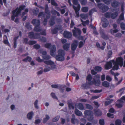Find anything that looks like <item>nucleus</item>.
<instances>
[{"label": "nucleus", "instance_id": "45", "mask_svg": "<svg viewBox=\"0 0 125 125\" xmlns=\"http://www.w3.org/2000/svg\"><path fill=\"white\" fill-rule=\"evenodd\" d=\"M76 38L79 40H81L83 41L84 36H81V35L80 36H78L77 37H76Z\"/></svg>", "mask_w": 125, "mask_h": 125}, {"label": "nucleus", "instance_id": "47", "mask_svg": "<svg viewBox=\"0 0 125 125\" xmlns=\"http://www.w3.org/2000/svg\"><path fill=\"white\" fill-rule=\"evenodd\" d=\"M72 2L73 5L78 6L80 4L78 3V0H72Z\"/></svg>", "mask_w": 125, "mask_h": 125}, {"label": "nucleus", "instance_id": "11", "mask_svg": "<svg viewBox=\"0 0 125 125\" xmlns=\"http://www.w3.org/2000/svg\"><path fill=\"white\" fill-rule=\"evenodd\" d=\"M78 41L77 40H74L71 45V49L72 51H74L76 49L78 45Z\"/></svg>", "mask_w": 125, "mask_h": 125}, {"label": "nucleus", "instance_id": "51", "mask_svg": "<svg viewBox=\"0 0 125 125\" xmlns=\"http://www.w3.org/2000/svg\"><path fill=\"white\" fill-rule=\"evenodd\" d=\"M102 1H103L105 4L107 5L109 4L111 2L110 0H103Z\"/></svg>", "mask_w": 125, "mask_h": 125}, {"label": "nucleus", "instance_id": "13", "mask_svg": "<svg viewBox=\"0 0 125 125\" xmlns=\"http://www.w3.org/2000/svg\"><path fill=\"white\" fill-rule=\"evenodd\" d=\"M120 3L117 1H114L111 2V5L113 8H116L120 6Z\"/></svg>", "mask_w": 125, "mask_h": 125}, {"label": "nucleus", "instance_id": "57", "mask_svg": "<svg viewBox=\"0 0 125 125\" xmlns=\"http://www.w3.org/2000/svg\"><path fill=\"white\" fill-rule=\"evenodd\" d=\"M28 39L27 38H24L23 40V43L25 44H28Z\"/></svg>", "mask_w": 125, "mask_h": 125}, {"label": "nucleus", "instance_id": "36", "mask_svg": "<svg viewBox=\"0 0 125 125\" xmlns=\"http://www.w3.org/2000/svg\"><path fill=\"white\" fill-rule=\"evenodd\" d=\"M94 70L96 71L100 72L101 71L102 68L101 67L96 66L94 67Z\"/></svg>", "mask_w": 125, "mask_h": 125}, {"label": "nucleus", "instance_id": "38", "mask_svg": "<svg viewBox=\"0 0 125 125\" xmlns=\"http://www.w3.org/2000/svg\"><path fill=\"white\" fill-rule=\"evenodd\" d=\"M85 106L86 108L87 109L91 110H92L93 109L92 106L88 104H85Z\"/></svg>", "mask_w": 125, "mask_h": 125}, {"label": "nucleus", "instance_id": "60", "mask_svg": "<svg viewBox=\"0 0 125 125\" xmlns=\"http://www.w3.org/2000/svg\"><path fill=\"white\" fill-rule=\"evenodd\" d=\"M80 15L81 17L83 19H85L87 17V15L86 14H81Z\"/></svg>", "mask_w": 125, "mask_h": 125}, {"label": "nucleus", "instance_id": "64", "mask_svg": "<svg viewBox=\"0 0 125 125\" xmlns=\"http://www.w3.org/2000/svg\"><path fill=\"white\" fill-rule=\"evenodd\" d=\"M81 4L83 5H85L86 3V1L85 0H79Z\"/></svg>", "mask_w": 125, "mask_h": 125}, {"label": "nucleus", "instance_id": "63", "mask_svg": "<svg viewBox=\"0 0 125 125\" xmlns=\"http://www.w3.org/2000/svg\"><path fill=\"white\" fill-rule=\"evenodd\" d=\"M38 103V100H36L35 101L34 103L35 108L37 109H38L39 108V107L37 105Z\"/></svg>", "mask_w": 125, "mask_h": 125}, {"label": "nucleus", "instance_id": "20", "mask_svg": "<svg viewBox=\"0 0 125 125\" xmlns=\"http://www.w3.org/2000/svg\"><path fill=\"white\" fill-rule=\"evenodd\" d=\"M74 113L78 116H81L82 115V113L76 108L75 109Z\"/></svg>", "mask_w": 125, "mask_h": 125}, {"label": "nucleus", "instance_id": "5", "mask_svg": "<svg viewBox=\"0 0 125 125\" xmlns=\"http://www.w3.org/2000/svg\"><path fill=\"white\" fill-rule=\"evenodd\" d=\"M58 54L55 56V58L56 60L60 61H64L65 54V52L63 50L60 49L58 50Z\"/></svg>", "mask_w": 125, "mask_h": 125}, {"label": "nucleus", "instance_id": "50", "mask_svg": "<svg viewBox=\"0 0 125 125\" xmlns=\"http://www.w3.org/2000/svg\"><path fill=\"white\" fill-rule=\"evenodd\" d=\"M122 121L120 120H117L115 122L116 125H121Z\"/></svg>", "mask_w": 125, "mask_h": 125}, {"label": "nucleus", "instance_id": "22", "mask_svg": "<svg viewBox=\"0 0 125 125\" xmlns=\"http://www.w3.org/2000/svg\"><path fill=\"white\" fill-rule=\"evenodd\" d=\"M118 14L117 12L111 13V17L113 19H115L118 16Z\"/></svg>", "mask_w": 125, "mask_h": 125}, {"label": "nucleus", "instance_id": "49", "mask_svg": "<svg viewBox=\"0 0 125 125\" xmlns=\"http://www.w3.org/2000/svg\"><path fill=\"white\" fill-rule=\"evenodd\" d=\"M51 4L54 6H58L57 4L55 1L54 0H51Z\"/></svg>", "mask_w": 125, "mask_h": 125}, {"label": "nucleus", "instance_id": "27", "mask_svg": "<svg viewBox=\"0 0 125 125\" xmlns=\"http://www.w3.org/2000/svg\"><path fill=\"white\" fill-rule=\"evenodd\" d=\"M109 83L106 81H104L102 83V85L106 87H108L109 86Z\"/></svg>", "mask_w": 125, "mask_h": 125}, {"label": "nucleus", "instance_id": "53", "mask_svg": "<svg viewBox=\"0 0 125 125\" xmlns=\"http://www.w3.org/2000/svg\"><path fill=\"white\" fill-rule=\"evenodd\" d=\"M120 27L122 30H125V24L123 22L121 23L120 24Z\"/></svg>", "mask_w": 125, "mask_h": 125}, {"label": "nucleus", "instance_id": "46", "mask_svg": "<svg viewBox=\"0 0 125 125\" xmlns=\"http://www.w3.org/2000/svg\"><path fill=\"white\" fill-rule=\"evenodd\" d=\"M118 30L117 29L114 30L111 29L110 30V32L112 34H114L115 33H116L118 31Z\"/></svg>", "mask_w": 125, "mask_h": 125}, {"label": "nucleus", "instance_id": "14", "mask_svg": "<svg viewBox=\"0 0 125 125\" xmlns=\"http://www.w3.org/2000/svg\"><path fill=\"white\" fill-rule=\"evenodd\" d=\"M63 35L64 37L68 39L71 38L72 35L71 32L66 31H64L63 33Z\"/></svg>", "mask_w": 125, "mask_h": 125}, {"label": "nucleus", "instance_id": "29", "mask_svg": "<svg viewBox=\"0 0 125 125\" xmlns=\"http://www.w3.org/2000/svg\"><path fill=\"white\" fill-rule=\"evenodd\" d=\"M45 117H46L44 118L42 122L43 123H46L50 118L49 116L47 115H46Z\"/></svg>", "mask_w": 125, "mask_h": 125}, {"label": "nucleus", "instance_id": "33", "mask_svg": "<svg viewBox=\"0 0 125 125\" xmlns=\"http://www.w3.org/2000/svg\"><path fill=\"white\" fill-rule=\"evenodd\" d=\"M44 63L47 65H51L54 63V62L51 60L45 61Z\"/></svg>", "mask_w": 125, "mask_h": 125}, {"label": "nucleus", "instance_id": "8", "mask_svg": "<svg viewBox=\"0 0 125 125\" xmlns=\"http://www.w3.org/2000/svg\"><path fill=\"white\" fill-rule=\"evenodd\" d=\"M28 36L31 39H39V38L37 36L40 35V33H36L34 34L33 32L31 31L28 33Z\"/></svg>", "mask_w": 125, "mask_h": 125}, {"label": "nucleus", "instance_id": "40", "mask_svg": "<svg viewBox=\"0 0 125 125\" xmlns=\"http://www.w3.org/2000/svg\"><path fill=\"white\" fill-rule=\"evenodd\" d=\"M111 13L109 12H107L104 14L105 16L108 18L111 17Z\"/></svg>", "mask_w": 125, "mask_h": 125}, {"label": "nucleus", "instance_id": "44", "mask_svg": "<svg viewBox=\"0 0 125 125\" xmlns=\"http://www.w3.org/2000/svg\"><path fill=\"white\" fill-rule=\"evenodd\" d=\"M102 38L105 40H107L108 39V36L102 32Z\"/></svg>", "mask_w": 125, "mask_h": 125}, {"label": "nucleus", "instance_id": "34", "mask_svg": "<svg viewBox=\"0 0 125 125\" xmlns=\"http://www.w3.org/2000/svg\"><path fill=\"white\" fill-rule=\"evenodd\" d=\"M25 26L29 30H31L32 28L29 22H26V24Z\"/></svg>", "mask_w": 125, "mask_h": 125}, {"label": "nucleus", "instance_id": "31", "mask_svg": "<svg viewBox=\"0 0 125 125\" xmlns=\"http://www.w3.org/2000/svg\"><path fill=\"white\" fill-rule=\"evenodd\" d=\"M26 6L25 5H20L19 8L18 7V9L21 12V11L24 10Z\"/></svg>", "mask_w": 125, "mask_h": 125}, {"label": "nucleus", "instance_id": "6", "mask_svg": "<svg viewBox=\"0 0 125 125\" xmlns=\"http://www.w3.org/2000/svg\"><path fill=\"white\" fill-rule=\"evenodd\" d=\"M45 13L47 14L46 15V18L44 19L43 21V24L45 26L47 25V23L48 21L47 19L50 17L51 14L49 10V8L48 5L46 4L45 6Z\"/></svg>", "mask_w": 125, "mask_h": 125}, {"label": "nucleus", "instance_id": "21", "mask_svg": "<svg viewBox=\"0 0 125 125\" xmlns=\"http://www.w3.org/2000/svg\"><path fill=\"white\" fill-rule=\"evenodd\" d=\"M19 37V36H16L14 37L13 39L14 42H13V47L14 48H16L17 47V41Z\"/></svg>", "mask_w": 125, "mask_h": 125}, {"label": "nucleus", "instance_id": "24", "mask_svg": "<svg viewBox=\"0 0 125 125\" xmlns=\"http://www.w3.org/2000/svg\"><path fill=\"white\" fill-rule=\"evenodd\" d=\"M54 20V18L52 17L50 19L49 21V24L51 26H53L55 24Z\"/></svg>", "mask_w": 125, "mask_h": 125}, {"label": "nucleus", "instance_id": "39", "mask_svg": "<svg viewBox=\"0 0 125 125\" xmlns=\"http://www.w3.org/2000/svg\"><path fill=\"white\" fill-rule=\"evenodd\" d=\"M68 104L70 109H74V107L72 103H68Z\"/></svg>", "mask_w": 125, "mask_h": 125}, {"label": "nucleus", "instance_id": "23", "mask_svg": "<svg viewBox=\"0 0 125 125\" xmlns=\"http://www.w3.org/2000/svg\"><path fill=\"white\" fill-rule=\"evenodd\" d=\"M70 44L66 43L63 46V48L66 51H68L69 48Z\"/></svg>", "mask_w": 125, "mask_h": 125}, {"label": "nucleus", "instance_id": "1", "mask_svg": "<svg viewBox=\"0 0 125 125\" xmlns=\"http://www.w3.org/2000/svg\"><path fill=\"white\" fill-rule=\"evenodd\" d=\"M123 59L121 57L117 58L115 61L114 60H111L106 63L105 65V69L108 70L111 68L113 63L114 65L113 70H117L119 69V65L121 67L123 65Z\"/></svg>", "mask_w": 125, "mask_h": 125}, {"label": "nucleus", "instance_id": "12", "mask_svg": "<svg viewBox=\"0 0 125 125\" xmlns=\"http://www.w3.org/2000/svg\"><path fill=\"white\" fill-rule=\"evenodd\" d=\"M62 27L61 25H59L58 27H55L54 28L51 30V32L53 34L57 33L58 30H62Z\"/></svg>", "mask_w": 125, "mask_h": 125}, {"label": "nucleus", "instance_id": "2", "mask_svg": "<svg viewBox=\"0 0 125 125\" xmlns=\"http://www.w3.org/2000/svg\"><path fill=\"white\" fill-rule=\"evenodd\" d=\"M92 77L91 75L89 74L87 76L86 80L89 82L88 83L90 85L94 84L96 86H99L100 84V76L98 75H97L94 76L92 81Z\"/></svg>", "mask_w": 125, "mask_h": 125}, {"label": "nucleus", "instance_id": "58", "mask_svg": "<svg viewBox=\"0 0 125 125\" xmlns=\"http://www.w3.org/2000/svg\"><path fill=\"white\" fill-rule=\"evenodd\" d=\"M113 101V100L111 99V100L109 101L105 102V105H107L109 104L110 103H111Z\"/></svg>", "mask_w": 125, "mask_h": 125}, {"label": "nucleus", "instance_id": "4", "mask_svg": "<svg viewBox=\"0 0 125 125\" xmlns=\"http://www.w3.org/2000/svg\"><path fill=\"white\" fill-rule=\"evenodd\" d=\"M31 23L33 25H35L34 29V31L38 32L41 31L42 29H40V21L39 20L37 19H33Z\"/></svg>", "mask_w": 125, "mask_h": 125}, {"label": "nucleus", "instance_id": "62", "mask_svg": "<svg viewBox=\"0 0 125 125\" xmlns=\"http://www.w3.org/2000/svg\"><path fill=\"white\" fill-rule=\"evenodd\" d=\"M112 52L111 51H109L107 54V56L108 58H110L111 57L112 54Z\"/></svg>", "mask_w": 125, "mask_h": 125}, {"label": "nucleus", "instance_id": "7", "mask_svg": "<svg viewBox=\"0 0 125 125\" xmlns=\"http://www.w3.org/2000/svg\"><path fill=\"white\" fill-rule=\"evenodd\" d=\"M84 115L86 117L89 116V117L87 118L88 121L91 122L93 120V114L92 111L86 110L84 111Z\"/></svg>", "mask_w": 125, "mask_h": 125}, {"label": "nucleus", "instance_id": "48", "mask_svg": "<svg viewBox=\"0 0 125 125\" xmlns=\"http://www.w3.org/2000/svg\"><path fill=\"white\" fill-rule=\"evenodd\" d=\"M124 13L123 12L120 14L119 17V20H123L124 19Z\"/></svg>", "mask_w": 125, "mask_h": 125}, {"label": "nucleus", "instance_id": "19", "mask_svg": "<svg viewBox=\"0 0 125 125\" xmlns=\"http://www.w3.org/2000/svg\"><path fill=\"white\" fill-rule=\"evenodd\" d=\"M118 103L116 104V105L118 108H121L123 106V104L124 103L123 101L120 100L118 101Z\"/></svg>", "mask_w": 125, "mask_h": 125}, {"label": "nucleus", "instance_id": "43", "mask_svg": "<svg viewBox=\"0 0 125 125\" xmlns=\"http://www.w3.org/2000/svg\"><path fill=\"white\" fill-rule=\"evenodd\" d=\"M121 11L122 12H123L124 9V7L125 6V4L124 2H121Z\"/></svg>", "mask_w": 125, "mask_h": 125}, {"label": "nucleus", "instance_id": "16", "mask_svg": "<svg viewBox=\"0 0 125 125\" xmlns=\"http://www.w3.org/2000/svg\"><path fill=\"white\" fill-rule=\"evenodd\" d=\"M12 13L13 14L15 15L16 16L18 17L21 12L18 9V7H17L15 10L12 11Z\"/></svg>", "mask_w": 125, "mask_h": 125}, {"label": "nucleus", "instance_id": "10", "mask_svg": "<svg viewBox=\"0 0 125 125\" xmlns=\"http://www.w3.org/2000/svg\"><path fill=\"white\" fill-rule=\"evenodd\" d=\"M73 8L76 14L75 17H78L79 16V11L80 9V4L77 6V7H75L73 5H72Z\"/></svg>", "mask_w": 125, "mask_h": 125}, {"label": "nucleus", "instance_id": "37", "mask_svg": "<svg viewBox=\"0 0 125 125\" xmlns=\"http://www.w3.org/2000/svg\"><path fill=\"white\" fill-rule=\"evenodd\" d=\"M40 41L42 42H46L47 39L46 38L44 37H40L39 38Z\"/></svg>", "mask_w": 125, "mask_h": 125}, {"label": "nucleus", "instance_id": "15", "mask_svg": "<svg viewBox=\"0 0 125 125\" xmlns=\"http://www.w3.org/2000/svg\"><path fill=\"white\" fill-rule=\"evenodd\" d=\"M62 86V85L57 84H52L51 85V86L52 88H58L60 90L62 91V92H63V89Z\"/></svg>", "mask_w": 125, "mask_h": 125}, {"label": "nucleus", "instance_id": "56", "mask_svg": "<svg viewBox=\"0 0 125 125\" xmlns=\"http://www.w3.org/2000/svg\"><path fill=\"white\" fill-rule=\"evenodd\" d=\"M59 118V116H57L52 119V121L53 122H56L58 120Z\"/></svg>", "mask_w": 125, "mask_h": 125}, {"label": "nucleus", "instance_id": "35", "mask_svg": "<svg viewBox=\"0 0 125 125\" xmlns=\"http://www.w3.org/2000/svg\"><path fill=\"white\" fill-rule=\"evenodd\" d=\"M36 41H35L30 40L28 42V44L30 45H32L36 43Z\"/></svg>", "mask_w": 125, "mask_h": 125}, {"label": "nucleus", "instance_id": "9", "mask_svg": "<svg viewBox=\"0 0 125 125\" xmlns=\"http://www.w3.org/2000/svg\"><path fill=\"white\" fill-rule=\"evenodd\" d=\"M72 32L73 36L75 37H77L78 36L81 35V31L79 29L75 27H74V29L72 30Z\"/></svg>", "mask_w": 125, "mask_h": 125}, {"label": "nucleus", "instance_id": "26", "mask_svg": "<svg viewBox=\"0 0 125 125\" xmlns=\"http://www.w3.org/2000/svg\"><path fill=\"white\" fill-rule=\"evenodd\" d=\"M33 114L32 112L29 113L27 115V118L29 119H31L32 118Z\"/></svg>", "mask_w": 125, "mask_h": 125}, {"label": "nucleus", "instance_id": "41", "mask_svg": "<svg viewBox=\"0 0 125 125\" xmlns=\"http://www.w3.org/2000/svg\"><path fill=\"white\" fill-rule=\"evenodd\" d=\"M42 58L44 60H47L50 59L51 57L50 56L46 55L45 56H42Z\"/></svg>", "mask_w": 125, "mask_h": 125}, {"label": "nucleus", "instance_id": "30", "mask_svg": "<svg viewBox=\"0 0 125 125\" xmlns=\"http://www.w3.org/2000/svg\"><path fill=\"white\" fill-rule=\"evenodd\" d=\"M109 8L107 6L102 5V12H105L108 10Z\"/></svg>", "mask_w": 125, "mask_h": 125}, {"label": "nucleus", "instance_id": "61", "mask_svg": "<svg viewBox=\"0 0 125 125\" xmlns=\"http://www.w3.org/2000/svg\"><path fill=\"white\" fill-rule=\"evenodd\" d=\"M34 48L37 50L40 49V45L38 44H36L33 46Z\"/></svg>", "mask_w": 125, "mask_h": 125}, {"label": "nucleus", "instance_id": "52", "mask_svg": "<svg viewBox=\"0 0 125 125\" xmlns=\"http://www.w3.org/2000/svg\"><path fill=\"white\" fill-rule=\"evenodd\" d=\"M46 68H44L43 69V71L45 72H46L49 71L51 69V68L49 67L45 66Z\"/></svg>", "mask_w": 125, "mask_h": 125}, {"label": "nucleus", "instance_id": "54", "mask_svg": "<svg viewBox=\"0 0 125 125\" xmlns=\"http://www.w3.org/2000/svg\"><path fill=\"white\" fill-rule=\"evenodd\" d=\"M72 116L73 117V116L74 117H72L71 118V122L72 124H75L74 121H75V116H74V114L72 115Z\"/></svg>", "mask_w": 125, "mask_h": 125}, {"label": "nucleus", "instance_id": "32", "mask_svg": "<svg viewBox=\"0 0 125 125\" xmlns=\"http://www.w3.org/2000/svg\"><path fill=\"white\" fill-rule=\"evenodd\" d=\"M81 10L83 12H86L88 10V8L87 7H83L82 8Z\"/></svg>", "mask_w": 125, "mask_h": 125}, {"label": "nucleus", "instance_id": "28", "mask_svg": "<svg viewBox=\"0 0 125 125\" xmlns=\"http://www.w3.org/2000/svg\"><path fill=\"white\" fill-rule=\"evenodd\" d=\"M32 59L31 57L29 56H27L25 58L23 59L22 61H23L25 62H27L28 61L29 62H31Z\"/></svg>", "mask_w": 125, "mask_h": 125}, {"label": "nucleus", "instance_id": "17", "mask_svg": "<svg viewBox=\"0 0 125 125\" xmlns=\"http://www.w3.org/2000/svg\"><path fill=\"white\" fill-rule=\"evenodd\" d=\"M94 114L95 116H98L102 115V112L98 109H94Z\"/></svg>", "mask_w": 125, "mask_h": 125}, {"label": "nucleus", "instance_id": "25", "mask_svg": "<svg viewBox=\"0 0 125 125\" xmlns=\"http://www.w3.org/2000/svg\"><path fill=\"white\" fill-rule=\"evenodd\" d=\"M78 108L80 110H83L84 109V107L83 104L81 103H79L77 106Z\"/></svg>", "mask_w": 125, "mask_h": 125}, {"label": "nucleus", "instance_id": "3", "mask_svg": "<svg viewBox=\"0 0 125 125\" xmlns=\"http://www.w3.org/2000/svg\"><path fill=\"white\" fill-rule=\"evenodd\" d=\"M44 47L47 49H50V55L53 56H55L56 48L55 45H52L51 43H48L45 44Z\"/></svg>", "mask_w": 125, "mask_h": 125}, {"label": "nucleus", "instance_id": "59", "mask_svg": "<svg viewBox=\"0 0 125 125\" xmlns=\"http://www.w3.org/2000/svg\"><path fill=\"white\" fill-rule=\"evenodd\" d=\"M51 96L54 99H56L57 100L58 99L57 97L56 96L55 94L54 93H52L51 94Z\"/></svg>", "mask_w": 125, "mask_h": 125}, {"label": "nucleus", "instance_id": "55", "mask_svg": "<svg viewBox=\"0 0 125 125\" xmlns=\"http://www.w3.org/2000/svg\"><path fill=\"white\" fill-rule=\"evenodd\" d=\"M84 45V43L82 41L80 42L78 46L79 48H80L82 47Z\"/></svg>", "mask_w": 125, "mask_h": 125}, {"label": "nucleus", "instance_id": "42", "mask_svg": "<svg viewBox=\"0 0 125 125\" xmlns=\"http://www.w3.org/2000/svg\"><path fill=\"white\" fill-rule=\"evenodd\" d=\"M96 11L95 8H93L91 9L89 12V15H92L93 13L94 12H96Z\"/></svg>", "mask_w": 125, "mask_h": 125}, {"label": "nucleus", "instance_id": "18", "mask_svg": "<svg viewBox=\"0 0 125 125\" xmlns=\"http://www.w3.org/2000/svg\"><path fill=\"white\" fill-rule=\"evenodd\" d=\"M103 21L102 26L104 27H106L108 25L109 22L106 19L104 18Z\"/></svg>", "mask_w": 125, "mask_h": 125}]
</instances>
